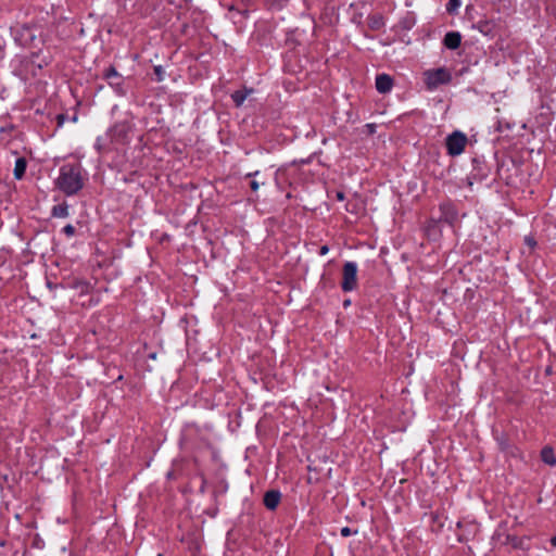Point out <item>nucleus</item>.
Returning a JSON list of instances; mask_svg holds the SVG:
<instances>
[{
	"mask_svg": "<svg viewBox=\"0 0 556 556\" xmlns=\"http://www.w3.org/2000/svg\"><path fill=\"white\" fill-rule=\"evenodd\" d=\"M424 77L425 85L430 91H433L441 85L448 84L452 80V75L445 67L428 70L424 73Z\"/></svg>",
	"mask_w": 556,
	"mask_h": 556,
	"instance_id": "nucleus-2",
	"label": "nucleus"
},
{
	"mask_svg": "<svg viewBox=\"0 0 556 556\" xmlns=\"http://www.w3.org/2000/svg\"><path fill=\"white\" fill-rule=\"evenodd\" d=\"M367 127H369V130H372V126L370 124H367Z\"/></svg>",
	"mask_w": 556,
	"mask_h": 556,
	"instance_id": "nucleus-27",
	"label": "nucleus"
},
{
	"mask_svg": "<svg viewBox=\"0 0 556 556\" xmlns=\"http://www.w3.org/2000/svg\"><path fill=\"white\" fill-rule=\"evenodd\" d=\"M59 118L61 119V121L59 122V124L61 125V124L63 123V116H62V115H59Z\"/></svg>",
	"mask_w": 556,
	"mask_h": 556,
	"instance_id": "nucleus-25",
	"label": "nucleus"
},
{
	"mask_svg": "<svg viewBox=\"0 0 556 556\" xmlns=\"http://www.w3.org/2000/svg\"><path fill=\"white\" fill-rule=\"evenodd\" d=\"M258 173H260L258 170H255V172H253V173H249V174H247V175H245V177H247V178L255 177L256 175H258Z\"/></svg>",
	"mask_w": 556,
	"mask_h": 556,
	"instance_id": "nucleus-23",
	"label": "nucleus"
},
{
	"mask_svg": "<svg viewBox=\"0 0 556 556\" xmlns=\"http://www.w3.org/2000/svg\"><path fill=\"white\" fill-rule=\"evenodd\" d=\"M87 180L88 174L80 163H65L59 168L54 186L66 197H73L85 187Z\"/></svg>",
	"mask_w": 556,
	"mask_h": 556,
	"instance_id": "nucleus-1",
	"label": "nucleus"
},
{
	"mask_svg": "<svg viewBox=\"0 0 556 556\" xmlns=\"http://www.w3.org/2000/svg\"><path fill=\"white\" fill-rule=\"evenodd\" d=\"M551 544L556 547V535L551 538Z\"/></svg>",
	"mask_w": 556,
	"mask_h": 556,
	"instance_id": "nucleus-24",
	"label": "nucleus"
},
{
	"mask_svg": "<svg viewBox=\"0 0 556 556\" xmlns=\"http://www.w3.org/2000/svg\"><path fill=\"white\" fill-rule=\"evenodd\" d=\"M154 71H155L156 75L159 76V80H162V77H161V72H162L161 66H156L154 68Z\"/></svg>",
	"mask_w": 556,
	"mask_h": 556,
	"instance_id": "nucleus-22",
	"label": "nucleus"
},
{
	"mask_svg": "<svg viewBox=\"0 0 556 556\" xmlns=\"http://www.w3.org/2000/svg\"><path fill=\"white\" fill-rule=\"evenodd\" d=\"M459 5H460V1L459 0H450L448 7H447V11L452 12L455 9H457Z\"/></svg>",
	"mask_w": 556,
	"mask_h": 556,
	"instance_id": "nucleus-17",
	"label": "nucleus"
},
{
	"mask_svg": "<svg viewBox=\"0 0 556 556\" xmlns=\"http://www.w3.org/2000/svg\"><path fill=\"white\" fill-rule=\"evenodd\" d=\"M62 232L67 238H72L75 235L76 229H75V227L72 224H67L66 226L63 227Z\"/></svg>",
	"mask_w": 556,
	"mask_h": 556,
	"instance_id": "nucleus-15",
	"label": "nucleus"
},
{
	"mask_svg": "<svg viewBox=\"0 0 556 556\" xmlns=\"http://www.w3.org/2000/svg\"><path fill=\"white\" fill-rule=\"evenodd\" d=\"M440 220L448 224L450 226H454L459 218L458 211L456 206L452 202H444L440 204Z\"/></svg>",
	"mask_w": 556,
	"mask_h": 556,
	"instance_id": "nucleus-6",
	"label": "nucleus"
},
{
	"mask_svg": "<svg viewBox=\"0 0 556 556\" xmlns=\"http://www.w3.org/2000/svg\"><path fill=\"white\" fill-rule=\"evenodd\" d=\"M250 187H251L252 191L256 192L260 188V184L256 180H252L250 182Z\"/></svg>",
	"mask_w": 556,
	"mask_h": 556,
	"instance_id": "nucleus-18",
	"label": "nucleus"
},
{
	"mask_svg": "<svg viewBox=\"0 0 556 556\" xmlns=\"http://www.w3.org/2000/svg\"><path fill=\"white\" fill-rule=\"evenodd\" d=\"M329 252L328 245H321L319 249V255L324 256Z\"/></svg>",
	"mask_w": 556,
	"mask_h": 556,
	"instance_id": "nucleus-19",
	"label": "nucleus"
},
{
	"mask_svg": "<svg viewBox=\"0 0 556 556\" xmlns=\"http://www.w3.org/2000/svg\"><path fill=\"white\" fill-rule=\"evenodd\" d=\"M542 460L551 466L556 465V457L551 447H544L541 452Z\"/></svg>",
	"mask_w": 556,
	"mask_h": 556,
	"instance_id": "nucleus-14",
	"label": "nucleus"
},
{
	"mask_svg": "<svg viewBox=\"0 0 556 556\" xmlns=\"http://www.w3.org/2000/svg\"><path fill=\"white\" fill-rule=\"evenodd\" d=\"M102 76L105 80H108L109 85L118 96L126 94V90L124 88V78L114 66H110L109 68L104 70Z\"/></svg>",
	"mask_w": 556,
	"mask_h": 556,
	"instance_id": "nucleus-5",
	"label": "nucleus"
},
{
	"mask_svg": "<svg viewBox=\"0 0 556 556\" xmlns=\"http://www.w3.org/2000/svg\"><path fill=\"white\" fill-rule=\"evenodd\" d=\"M26 167H27L26 159L25 157H18L15 161V165H14V169H13L14 178L17 179V180L22 179L24 177V175H25Z\"/></svg>",
	"mask_w": 556,
	"mask_h": 556,
	"instance_id": "nucleus-10",
	"label": "nucleus"
},
{
	"mask_svg": "<svg viewBox=\"0 0 556 556\" xmlns=\"http://www.w3.org/2000/svg\"><path fill=\"white\" fill-rule=\"evenodd\" d=\"M468 139L467 136L459 131L455 130L451 135H448L445 139V147L447 154L451 156H458L460 155L466 146H467Z\"/></svg>",
	"mask_w": 556,
	"mask_h": 556,
	"instance_id": "nucleus-3",
	"label": "nucleus"
},
{
	"mask_svg": "<svg viewBox=\"0 0 556 556\" xmlns=\"http://www.w3.org/2000/svg\"><path fill=\"white\" fill-rule=\"evenodd\" d=\"M337 200L343 201L345 199V195L342 191H338L336 194Z\"/></svg>",
	"mask_w": 556,
	"mask_h": 556,
	"instance_id": "nucleus-20",
	"label": "nucleus"
},
{
	"mask_svg": "<svg viewBox=\"0 0 556 556\" xmlns=\"http://www.w3.org/2000/svg\"><path fill=\"white\" fill-rule=\"evenodd\" d=\"M252 92V89L237 90L231 94V99L236 106H241L245 101L247 97Z\"/></svg>",
	"mask_w": 556,
	"mask_h": 556,
	"instance_id": "nucleus-12",
	"label": "nucleus"
},
{
	"mask_svg": "<svg viewBox=\"0 0 556 556\" xmlns=\"http://www.w3.org/2000/svg\"><path fill=\"white\" fill-rule=\"evenodd\" d=\"M368 26L372 30H379L384 26V18L381 14H372L368 16Z\"/></svg>",
	"mask_w": 556,
	"mask_h": 556,
	"instance_id": "nucleus-11",
	"label": "nucleus"
},
{
	"mask_svg": "<svg viewBox=\"0 0 556 556\" xmlns=\"http://www.w3.org/2000/svg\"><path fill=\"white\" fill-rule=\"evenodd\" d=\"M393 88V78L388 74H378L376 77V89L379 93H388Z\"/></svg>",
	"mask_w": 556,
	"mask_h": 556,
	"instance_id": "nucleus-7",
	"label": "nucleus"
},
{
	"mask_svg": "<svg viewBox=\"0 0 556 556\" xmlns=\"http://www.w3.org/2000/svg\"><path fill=\"white\" fill-rule=\"evenodd\" d=\"M357 533V530H352L351 528L349 527H343L341 530H340V534L344 538H348L352 534H356Z\"/></svg>",
	"mask_w": 556,
	"mask_h": 556,
	"instance_id": "nucleus-16",
	"label": "nucleus"
},
{
	"mask_svg": "<svg viewBox=\"0 0 556 556\" xmlns=\"http://www.w3.org/2000/svg\"><path fill=\"white\" fill-rule=\"evenodd\" d=\"M51 215L58 218H65L70 215L67 203L54 205L51 211Z\"/></svg>",
	"mask_w": 556,
	"mask_h": 556,
	"instance_id": "nucleus-13",
	"label": "nucleus"
},
{
	"mask_svg": "<svg viewBox=\"0 0 556 556\" xmlns=\"http://www.w3.org/2000/svg\"><path fill=\"white\" fill-rule=\"evenodd\" d=\"M94 147H96L99 151H101V149H102V141H101V138H100V137H99V138H97V141H96Z\"/></svg>",
	"mask_w": 556,
	"mask_h": 556,
	"instance_id": "nucleus-21",
	"label": "nucleus"
},
{
	"mask_svg": "<svg viewBox=\"0 0 556 556\" xmlns=\"http://www.w3.org/2000/svg\"><path fill=\"white\" fill-rule=\"evenodd\" d=\"M281 500V493L278 490H269L264 494V505L269 510H275Z\"/></svg>",
	"mask_w": 556,
	"mask_h": 556,
	"instance_id": "nucleus-8",
	"label": "nucleus"
},
{
	"mask_svg": "<svg viewBox=\"0 0 556 556\" xmlns=\"http://www.w3.org/2000/svg\"><path fill=\"white\" fill-rule=\"evenodd\" d=\"M462 35L458 31H448L443 39L444 46L450 50H455L460 46Z\"/></svg>",
	"mask_w": 556,
	"mask_h": 556,
	"instance_id": "nucleus-9",
	"label": "nucleus"
},
{
	"mask_svg": "<svg viewBox=\"0 0 556 556\" xmlns=\"http://www.w3.org/2000/svg\"><path fill=\"white\" fill-rule=\"evenodd\" d=\"M367 127H369V130H372V126L370 124H367Z\"/></svg>",
	"mask_w": 556,
	"mask_h": 556,
	"instance_id": "nucleus-26",
	"label": "nucleus"
},
{
	"mask_svg": "<svg viewBox=\"0 0 556 556\" xmlns=\"http://www.w3.org/2000/svg\"><path fill=\"white\" fill-rule=\"evenodd\" d=\"M357 286V264L345 262L342 270L341 288L344 292L353 291Z\"/></svg>",
	"mask_w": 556,
	"mask_h": 556,
	"instance_id": "nucleus-4",
	"label": "nucleus"
}]
</instances>
